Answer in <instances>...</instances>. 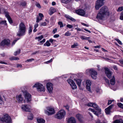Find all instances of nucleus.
Returning a JSON list of instances; mask_svg holds the SVG:
<instances>
[{"label":"nucleus","mask_w":123,"mask_h":123,"mask_svg":"<svg viewBox=\"0 0 123 123\" xmlns=\"http://www.w3.org/2000/svg\"><path fill=\"white\" fill-rule=\"evenodd\" d=\"M26 28L23 22H21L19 24L18 30L17 33V35L19 37L22 36L24 35L26 33Z\"/></svg>","instance_id":"f257e3e1"},{"label":"nucleus","mask_w":123,"mask_h":123,"mask_svg":"<svg viewBox=\"0 0 123 123\" xmlns=\"http://www.w3.org/2000/svg\"><path fill=\"white\" fill-rule=\"evenodd\" d=\"M0 120L7 123H11L12 120L10 116L6 114L4 115L2 117L0 118Z\"/></svg>","instance_id":"f03ea898"},{"label":"nucleus","mask_w":123,"mask_h":123,"mask_svg":"<svg viewBox=\"0 0 123 123\" xmlns=\"http://www.w3.org/2000/svg\"><path fill=\"white\" fill-rule=\"evenodd\" d=\"M66 115V112L63 110H62L58 112L55 115V117L59 119H61Z\"/></svg>","instance_id":"7ed1b4c3"},{"label":"nucleus","mask_w":123,"mask_h":123,"mask_svg":"<svg viewBox=\"0 0 123 123\" xmlns=\"http://www.w3.org/2000/svg\"><path fill=\"white\" fill-rule=\"evenodd\" d=\"M33 87H37L38 91L44 92L45 90L44 88L43 85L42 84L38 83H35L33 86Z\"/></svg>","instance_id":"20e7f679"},{"label":"nucleus","mask_w":123,"mask_h":123,"mask_svg":"<svg viewBox=\"0 0 123 123\" xmlns=\"http://www.w3.org/2000/svg\"><path fill=\"white\" fill-rule=\"evenodd\" d=\"M105 0H97L96 2L95 8L96 10H98L104 4V1Z\"/></svg>","instance_id":"39448f33"},{"label":"nucleus","mask_w":123,"mask_h":123,"mask_svg":"<svg viewBox=\"0 0 123 123\" xmlns=\"http://www.w3.org/2000/svg\"><path fill=\"white\" fill-rule=\"evenodd\" d=\"M90 74L92 78L94 79H96L97 78V72L94 69L92 68L88 69L87 70Z\"/></svg>","instance_id":"423d86ee"},{"label":"nucleus","mask_w":123,"mask_h":123,"mask_svg":"<svg viewBox=\"0 0 123 123\" xmlns=\"http://www.w3.org/2000/svg\"><path fill=\"white\" fill-rule=\"evenodd\" d=\"M25 100L28 102L30 101L31 100V96L30 94L26 91H23Z\"/></svg>","instance_id":"0eeeda50"},{"label":"nucleus","mask_w":123,"mask_h":123,"mask_svg":"<svg viewBox=\"0 0 123 123\" xmlns=\"http://www.w3.org/2000/svg\"><path fill=\"white\" fill-rule=\"evenodd\" d=\"M108 9L107 7L106 6H103L102 7L100 10V13H102L103 14H104L105 15H109V13L108 11Z\"/></svg>","instance_id":"6e6552de"},{"label":"nucleus","mask_w":123,"mask_h":123,"mask_svg":"<svg viewBox=\"0 0 123 123\" xmlns=\"http://www.w3.org/2000/svg\"><path fill=\"white\" fill-rule=\"evenodd\" d=\"M47 109L50 112H49L47 111H45L46 114H47L48 115H52L55 113L54 109L53 108L51 107H47Z\"/></svg>","instance_id":"1a4fd4ad"},{"label":"nucleus","mask_w":123,"mask_h":123,"mask_svg":"<svg viewBox=\"0 0 123 123\" xmlns=\"http://www.w3.org/2000/svg\"><path fill=\"white\" fill-rule=\"evenodd\" d=\"M104 69L105 70V72L106 74L107 77L110 79L111 78V72L108 68H105Z\"/></svg>","instance_id":"9d476101"},{"label":"nucleus","mask_w":123,"mask_h":123,"mask_svg":"<svg viewBox=\"0 0 123 123\" xmlns=\"http://www.w3.org/2000/svg\"><path fill=\"white\" fill-rule=\"evenodd\" d=\"M10 41L9 39H4L0 43L1 45L4 46L5 45L8 46L10 44Z\"/></svg>","instance_id":"9b49d317"},{"label":"nucleus","mask_w":123,"mask_h":123,"mask_svg":"<svg viewBox=\"0 0 123 123\" xmlns=\"http://www.w3.org/2000/svg\"><path fill=\"white\" fill-rule=\"evenodd\" d=\"M52 86V84L50 83H48L46 84L47 89L49 93L52 92L53 90Z\"/></svg>","instance_id":"f8f14e48"},{"label":"nucleus","mask_w":123,"mask_h":123,"mask_svg":"<svg viewBox=\"0 0 123 123\" xmlns=\"http://www.w3.org/2000/svg\"><path fill=\"white\" fill-rule=\"evenodd\" d=\"M76 13L78 15L81 16H84L85 14V11L83 10L79 9L76 11Z\"/></svg>","instance_id":"ddd939ff"},{"label":"nucleus","mask_w":123,"mask_h":123,"mask_svg":"<svg viewBox=\"0 0 123 123\" xmlns=\"http://www.w3.org/2000/svg\"><path fill=\"white\" fill-rule=\"evenodd\" d=\"M76 117L81 123H83V118L82 115L77 114L76 115Z\"/></svg>","instance_id":"4468645a"},{"label":"nucleus","mask_w":123,"mask_h":123,"mask_svg":"<svg viewBox=\"0 0 123 123\" xmlns=\"http://www.w3.org/2000/svg\"><path fill=\"white\" fill-rule=\"evenodd\" d=\"M105 15L104 14H103L99 12L98 13L96 18L98 20H101L104 18Z\"/></svg>","instance_id":"2eb2a0df"},{"label":"nucleus","mask_w":123,"mask_h":123,"mask_svg":"<svg viewBox=\"0 0 123 123\" xmlns=\"http://www.w3.org/2000/svg\"><path fill=\"white\" fill-rule=\"evenodd\" d=\"M86 88L88 91L91 92L90 86L91 85V82L89 80H86Z\"/></svg>","instance_id":"dca6fc26"},{"label":"nucleus","mask_w":123,"mask_h":123,"mask_svg":"<svg viewBox=\"0 0 123 123\" xmlns=\"http://www.w3.org/2000/svg\"><path fill=\"white\" fill-rule=\"evenodd\" d=\"M4 12H5V16L7 18L9 23L10 24L12 23H13L12 21L9 14L7 12H5V11H4Z\"/></svg>","instance_id":"f3484780"},{"label":"nucleus","mask_w":123,"mask_h":123,"mask_svg":"<svg viewBox=\"0 0 123 123\" xmlns=\"http://www.w3.org/2000/svg\"><path fill=\"white\" fill-rule=\"evenodd\" d=\"M22 109L23 110L26 111H29L30 109V106L28 105H25V104L22 106Z\"/></svg>","instance_id":"a211bd4d"},{"label":"nucleus","mask_w":123,"mask_h":123,"mask_svg":"<svg viewBox=\"0 0 123 123\" xmlns=\"http://www.w3.org/2000/svg\"><path fill=\"white\" fill-rule=\"evenodd\" d=\"M113 106V105H111L105 109V111L106 114H110V110L112 108Z\"/></svg>","instance_id":"6ab92c4d"},{"label":"nucleus","mask_w":123,"mask_h":123,"mask_svg":"<svg viewBox=\"0 0 123 123\" xmlns=\"http://www.w3.org/2000/svg\"><path fill=\"white\" fill-rule=\"evenodd\" d=\"M92 107L95 108L96 110H97L98 112H101V109L99 108V106L96 103H93Z\"/></svg>","instance_id":"aec40b11"},{"label":"nucleus","mask_w":123,"mask_h":123,"mask_svg":"<svg viewBox=\"0 0 123 123\" xmlns=\"http://www.w3.org/2000/svg\"><path fill=\"white\" fill-rule=\"evenodd\" d=\"M74 80L76 81L77 84L78 86L79 87V89H81V80L80 79H78L76 80L75 79H74Z\"/></svg>","instance_id":"412c9836"},{"label":"nucleus","mask_w":123,"mask_h":123,"mask_svg":"<svg viewBox=\"0 0 123 123\" xmlns=\"http://www.w3.org/2000/svg\"><path fill=\"white\" fill-rule=\"evenodd\" d=\"M17 99L18 103H22L23 100V98H22L21 95H19L17 96Z\"/></svg>","instance_id":"4be33fe9"},{"label":"nucleus","mask_w":123,"mask_h":123,"mask_svg":"<svg viewBox=\"0 0 123 123\" xmlns=\"http://www.w3.org/2000/svg\"><path fill=\"white\" fill-rule=\"evenodd\" d=\"M68 123H76L75 118L73 117L69 118L68 120Z\"/></svg>","instance_id":"5701e85b"},{"label":"nucleus","mask_w":123,"mask_h":123,"mask_svg":"<svg viewBox=\"0 0 123 123\" xmlns=\"http://www.w3.org/2000/svg\"><path fill=\"white\" fill-rule=\"evenodd\" d=\"M56 12V10L53 8H51L49 10V13L50 15H51Z\"/></svg>","instance_id":"b1692460"},{"label":"nucleus","mask_w":123,"mask_h":123,"mask_svg":"<svg viewBox=\"0 0 123 123\" xmlns=\"http://www.w3.org/2000/svg\"><path fill=\"white\" fill-rule=\"evenodd\" d=\"M110 83L112 85H114L115 83V80L114 76H113L112 78L110 80Z\"/></svg>","instance_id":"393cba45"},{"label":"nucleus","mask_w":123,"mask_h":123,"mask_svg":"<svg viewBox=\"0 0 123 123\" xmlns=\"http://www.w3.org/2000/svg\"><path fill=\"white\" fill-rule=\"evenodd\" d=\"M37 121L38 123H44L45 122L44 120L41 118L37 119Z\"/></svg>","instance_id":"a878e982"},{"label":"nucleus","mask_w":123,"mask_h":123,"mask_svg":"<svg viewBox=\"0 0 123 123\" xmlns=\"http://www.w3.org/2000/svg\"><path fill=\"white\" fill-rule=\"evenodd\" d=\"M70 86H71L72 89L73 90H74L75 89H76L77 87V86L74 82Z\"/></svg>","instance_id":"bb28decb"},{"label":"nucleus","mask_w":123,"mask_h":123,"mask_svg":"<svg viewBox=\"0 0 123 123\" xmlns=\"http://www.w3.org/2000/svg\"><path fill=\"white\" fill-rule=\"evenodd\" d=\"M113 123H123L122 120L119 119V120H117L114 121Z\"/></svg>","instance_id":"cd10ccee"},{"label":"nucleus","mask_w":123,"mask_h":123,"mask_svg":"<svg viewBox=\"0 0 123 123\" xmlns=\"http://www.w3.org/2000/svg\"><path fill=\"white\" fill-rule=\"evenodd\" d=\"M88 110L89 111H91L93 113H94V114L98 116V113L96 111H95L94 109L92 108H89V109Z\"/></svg>","instance_id":"c85d7f7f"},{"label":"nucleus","mask_w":123,"mask_h":123,"mask_svg":"<svg viewBox=\"0 0 123 123\" xmlns=\"http://www.w3.org/2000/svg\"><path fill=\"white\" fill-rule=\"evenodd\" d=\"M28 119L29 120H31L33 118V115L32 114H29L28 117Z\"/></svg>","instance_id":"c756f323"},{"label":"nucleus","mask_w":123,"mask_h":123,"mask_svg":"<svg viewBox=\"0 0 123 123\" xmlns=\"http://www.w3.org/2000/svg\"><path fill=\"white\" fill-rule=\"evenodd\" d=\"M50 45L51 44L49 43V41L48 40L44 44L43 46H47L49 47L50 46Z\"/></svg>","instance_id":"7c9ffc66"},{"label":"nucleus","mask_w":123,"mask_h":123,"mask_svg":"<svg viewBox=\"0 0 123 123\" xmlns=\"http://www.w3.org/2000/svg\"><path fill=\"white\" fill-rule=\"evenodd\" d=\"M19 58L17 57H12L10 58L9 59L11 61L13 60H19Z\"/></svg>","instance_id":"2f4dec72"},{"label":"nucleus","mask_w":123,"mask_h":123,"mask_svg":"<svg viewBox=\"0 0 123 123\" xmlns=\"http://www.w3.org/2000/svg\"><path fill=\"white\" fill-rule=\"evenodd\" d=\"M43 38V35H42L41 36L38 37H36L35 38V39H38V41H39L41 39Z\"/></svg>","instance_id":"473e14b6"},{"label":"nucleus","mask_w":123,"mask_h":123,"mask_svg":"<svg viewBox=\"0 0 123 123\" xmlns=\"http://www.w3.org/2000/svg\"><path fill=\"white\" fill-rule=\"evenodd\" d=\"M89 37H87L84 36H81L80 37V38L82 40H88Z\"/></svg>","instance_id":"72a5a7b5"},{"label":"nucleus","mask_w":123,"mask_h":123,"mask_svg":"<svg viewBox=\"0 0 123 123\" xmlns=\"http://www.w3.org/2000/svg\"><path fill=\"white\" fill-rule=\"evenodd\" d=\"M19 5L21 6H26V3L25 1H23L21 2L19 4Z\"/></svg>","instance_id":"f704fd0d"},{"label":"nucleus","mask_w":123,"mask_h":123,"mask_svg":"<svg viewBox=\"0 0 123 123\" xmlns=\"http://www.w3.org/2000/svg\"><path fill=\"white\" fill-rule=\"evenodd\" d=\"M61 2L65 4H67L69 2L70 0H61Z\"/></svg>","instance_id":"c9c22d12"},{"label":"nucleus","mask_w":123,"mask_h":123,"mask_svg":"<svg viewBox=\"0 0 123 123\" xmlns=\"http://www.w3.org/2000/svg\"><path fill=\"white\" fill-rule=\"evenodd\" d=\"M20 49H18L17 51L14 53V55L16 56L17 55L20 53Z\"/></svg>","instance_id":"e433bc0d"},{"label":"nucleus","mask_w":123,"mask_h":123,"mask_svg":"<svg viewBox=\"0 0 123 123\" xmlns=\"http://www.w3.org/2000/svg\"><path fill=\"white\" fill-rule=\"evenodd\" d=\"M117 105L119 107L123 109V104L121 103H117Z\"/></svg>","instance_id":"4c0bfd02"},{"label":"nucleus","mask_w":123,"mask_h":123,"mask_svg":"<svg viewBox=\"0 0 123 123\" xmlns=\"http://www.w3.org/2000/svg\"><path fill=\"white\" fill-rule=\"evenodd\" d=\"M32 32V27L31 26H30L29 27V28L28 30V34L30 35L31 33Z\"/></svg>","instance_id":"58836bf2"},{"label":"nucleus","mask_w":123,"mask_h":123,"mask_svg":"<svg viewBox=\"0 0 123 123\" xmlns=\"http://www.w3.org/2000/svg\"><path fill=\"white\" fill-rule=\"evenodd\" d=\"M67 81L70 85L74 82L73 80L71 79H68L67 80Z\"/></svg>","instance_id":"ea45409f"},{"label":"nucleus","mask_w":123,"mask_h":123,"mask_svg":"<svg viewBox=\"0 0 123 123\" xmlns=\"http://www.w3.org/2000/svg\"><path fill=\"white\" fill-rule=\"evenodd\" d=\"M58 24L60 25V27L62 28L63 26V25L62 22L61 21H59L58 23Z\"/></svg>","instance_id":"a19ab883"},{"label":"nucleus","mask_w":123,"mask_h":123,"mask_svg":"<svg viewBox=\"0 0 123 123\" xmlns=\"http://www.w3.org/2000/svg\"><path fill=\"white\" fill-rule=\"evenodd\" d=\"M71 34V33L69 32V31H67L65 34V36H70Z\"/></svg>","instance_id":"79ce46f5"},{"label":"nucleus","mask_w":123,"mask_h":123,"mask_svg":"<svg viewBox=\"0 0 123 123\" xmlns=\"http://www.w3.org/2000/svg\"><path fill=\"white\" fill-rule=\"evenodd\" d=\"M123 10V7L121 6L119 7L117 11L118 12H120L122 11Z\"/></svg>","instance_id":"37998d69"},{"label":"nucleus","mask_w":123,"mask_h":123,"mask_svg":"<svg viewBox=\"0 0 123 123\" xmlns=\"http://www.w3.org/2000/svg\"><path fill=\"white\" fill-rule=\"evenodd\" d=\"M78 45L77 43H74L73 45L71 46V47L72 48H74L76 47Z\"/></svg>","instance_id":"c03bdc74"},{"label":"nucleus","mask_w":123,"mask_h":123,"mask_svg":"<svg viewBox=\"0 0 123 123\" xmlns=\"http://www.w3.org/2000/svg\"><path fill=\"white\" fill-rule=\"evenodd\" d=\"M0 24H4L5 25H7L6 21L5 20L0 22Z\"/></svg>","instance_id":"a18cd8bd"},{"label":"nucleus","mask_w":123,"mask_h":123,"mask_svg":"<svg viewBox=\"0 0 123 123\" xmlns=\"http://www.w3.org/2000/svg\"><path fill=\"white\" fill-rule=\"evenodd\" d=\"M66 27L69 28H71L73 27V26L70 24H68L67 25Z\"/></svg>","instance_id":"49530a36"},{"label":"nucleus","mask_w":123,"mask_h":123,"mask_svg":"<svg viewBox=\"0 0 123 123\" xmlns=\"http://www.w3.org/2000/svg\"><path fill=\"white\" fill-rule=\"evenodd\" d=\"M65 16L66 18L67 19H70V18L71 17H70L69 15H67V14H65Z\"/></svg>","instance_id":"de8ad7c7"},{"label":"nucleus","mask_w":123,"mask_h":123,"mask_svg":"<svg viewBox=\"0 0 123 123\" xmlns=\"http://www.w3.org/2000/svg\"><path fill=\"white\" fill-rule=\"evenodd\" d=\"M120 19L122 20H123V12L121 13L120 16Z\"/></svg>","instance_id":"09e8293b"},{"label":"nucleus","mask_w":123,"mask_h":123,"mask_svg":"<svg viewBox=\"0 0 123 123\" xmlns=\"http://www.w3.org/2000/svg\"><path fill=\"white\" fill-rule=\"evenodd\" d=\"M105 80L106 83L108 85H110V83H109V80L106 79H105Z\"/></svg>","instance_id":"8fccbe9b"},{"label":"nucleus","mask_w":123,"mask_h":123,"mask_svg":"<svg viewBox=\"0 0 123 123\" xmlns=\"http://www.w3.org/2000/svg\"><path fill=\"white\" fill-rule=\"evenodd\" d=\"M45 39H44L40 41V43H41V44H43L45 42Z\"/></svg>","instance_id":"3c124183"},{"label":"nucleus","mask_w":123,"mask_h":123,"mask_svg":"<svg viewBox=\"0 0 123 123\" xmlns=\"http://www.w3.org/2000/svg\"><path fill=\"white\" fill-rule=\"evenodd\" d=\"M93 104V103H89L87 104V105L88 106H92Z\"/></svg>","instance_id":"603ef678"},{"label":"nucleus","mask_w":123,"mask_h":123,"mask_svg":"<svg viewBox=\"0 0 123 123\" xmlns=\"http://www.w3.org/2000/svg\"><path fill=\"white\" fill-rule=\"evenodd\" d=\"M36 6L38 7L39 8H41V6L39 3H37L36 5Z\"/></svg>","instance_id":"864d4df0"},{"label":"nucleus","mask_w":123,"mask_h":123,"mask_svg":"<svg viewBox=\"0 0 123 123\" xmlns=\"http://www.w3.org/2000/svg\"><path fill=\"white\" fill-rule=\"evenodd\" d=\"M57 28H55L53 30V34H55L57 32Z\"/></svg>","instance_id":"5fc2aeb1"},{"label":"nucleus","mask_w":123,"mask_h":123,"mask_svg":"<svg viewBox=\"0 0 123 123\" xmlns=\"http://www.w3.org/2000/svg\"><path fill=\"white\" fill-rule=\"evenodd\" d=\"M69 19L70 20H71V21L74 22H75L76 21V20L75 19H74V18H72L71 17Z\"/></svg>","instance_id":"6e6d98bb"},{"label":"nucleus","mask_w":123,"mask_h":123,"mask_svg":"<svg viewBox=\"0 0 123 123\" xmlns=\"http://www.w3.org/2000/svg\"><path fill=\"white\" fill-rule=\"evenodd\" d=\"M47 25V23L45 22H44L43 23H42L41 25V26H46Z\"/></svg>","instance_id":"4d7b16f0"},{"label":"nucleus","mask_w":123,"mask_h":123,"mask_svg":"<svg viewBox=\"0 0 123 123\" xmlns=\"http://www.w3.org/2000/svg\"><path fill=\"white\" fill-rule=\"evenodd\" d=\"M19 39H16V40H14L12 43V45H13L14 44H15V43L17 41V40H18Z\"/></svg>","instance_id":"13d9d810"},{"label":"nucleus","mask_w":123,"mask_h":123,"mask_svg":"<svg viewBox=\"0 0 123 123\" xmlns=\"http://www.w3.org/2000/svg\"><path fill=\"white\" fill-rule=\"evenodd\" d=\"M113 101V100H109L108 101V105H109L111 104L112 102Z\"/></svg>","instance_id":"bf43d9fd"},{"label":"nucleus","mask_w":123,"mask_h":123,"mask_svg":"<svg viewBox=\"0 0 123 123\" xmlns=\"http://www.w3.org/2000/svg\"><path fill=\"white\" fill-rule=\"evenodd\" d=\"M34 59H33V58H32L31 59H27V61L28 62H31L32 61H33L34 60Z\"/></svg>","instance_id":"052dcab7"},{"label":"nucleus","mask_w":123,"mask_h":123,"mask_svg":"<svg viewBox=\"0 0 123 123\" xmlns=\"http://www.w3.org/2000/svg\"><path fill=\"white\" fill-rule=\"evenodd\" d=\"M39 15L41 18H42V17H43V14L42 13H39Z\"/></svg>","instance_id":"680f3d73"},{"label":"nucleus","mask_w":123,"mask_h":123,"mask_svg":"<svg viewBox=\"0 0 123 123\" xmlns=\"http://www.w3.org/2000/svg\"><path fill=\"white\" fill-rule=\"evenodd\" d=\"M105 60L109 61L111 62H112V60L108 58H106V59H105Z\"/></svg>","instance_id":"e2e57ef3"},{"label":"nucleus","mask_w":123,"mask_h":123,"mask_svg":"<svg viewBox=\"0 0 123 123\" xmlns=\"http://www.w3.org/2000/svg\"><path fill=\"white\" fill-rule=\"evenodd\" d=\"M3 102V101L2 99V98L1 97V96L0 95V104H1Z\"/></svg>","instance_id":"0e129e2a"},{"label":"nucleus","mask_w":123,"mask_h":123,"mask_svg":"<svg viewBox=\"0 0 123 123\" xmlns=\"http://www.w3.org/2000/svg\"><path fill=\"white\" fill-rule=\"evenodd\" d=\"M59 36V34H55L54 36V38H57Z\"/></svg>","instance_id":"69168bd1"},{"label":"nucleus","mask_w":123,"mask_h":123,"mask_svg":"<svg viewBox=\"0 0 123 123\" xmlns=\"http://www.w3.org/2000/svg\"><path fill=\"white\" fill-rule=\"evenodd\" d=\"M40 21V19L39 18V17H37V20L36 21V22L37 23H38Z\"/></svg>","instance_id":"338daca9"},{"label":"nucleus","mask_w":123,"mask_h":123,"mask_svg":"<svg viewBox=\"0 0 123 123\" xmlns=\"http://www.w3.org/2000/svg\"><path fill=\"white\" fill-rule=\"evenodd\" d=\"M64 106V107L66 108V109H67L68 110H69V107L68 106V105H67L66 106Z\"/></svg>","instance_id":"774afa93"}]
</instances>
